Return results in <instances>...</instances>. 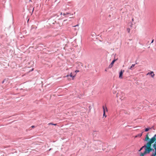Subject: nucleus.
<instances>
[{"label": "nucleus", "instance_id": "nucleus-1", "mask_svg": "<svg viewBox=\"0 0 156 156\" xmlns=\"http://www.w3.org/2000/svg\"><path fill=\"white\" fill-rule=\"evenodd\" d=\"M154 142H155V143L153 145V147L155 150V153L151 156H156V134L151 139L149 142L147 143L145 151L143 153H141L140 156H144V155L149 153L150 151H153L154 149L151 148V147L152 144Z\"/></svg>", "mask_w": 156, "mask_h": 156}, {"label": "nucleus", "instance_id": "nucleus-2", "mask_svg": "<svg viewBox=\"0 0 156 156\" xmlns=\"http://www.w3.org/2000/svg\"><path fill=\"white\" fill-rule=\"evenodd\" d=\"M124 96L125 94L122 92H121L120 93H118L116 94V96L119 99H121L122 100L124 99Z\"/></svg>", "mask_w": 156, "mask_h": 156}, {"label": "nucleus", "instance_id": "nucleus-3", "mask_svg": "<svg viewBox=\"0 0 156 156\" xmlns=\"http://www.w3.org/2000/svg\"><path fill=\"white\" fill-rule=\"evenodd\" d=\"M124 72V70H121V71L119 73V78L122 79V75L123 73Z\"/></svg>", "mask_w": 156, "mask_h": 156}, {"label": "nucleus", "instance_id": "nucleus-4", "mask_svg": "<svg viewBox=\"0 0 156 156\" xmlns=\"http://www.w3.org/2000/svg\"><path fill=\"white\" fill-rule=\"evenodd\" d=\"M116 60L117 59H114L112 62L108 66L109 68H111L113 66V64Z\"/></svg>", "mask_w": 156, "mask_h": 156}, {"label": "nucleus", "instance_id": "nucleus-5", "mask_svg": "<svg viewBox=\"0 0 156 156\" xmlns=\"http://www.w3.org/2000/svg\"><path fill=\"white\" fill-rule=\"evenodd\" d=\"M151 75V76L152 77H153L154 76V74L153 72L152 71L150 73H148L147 74V75Z\"/></svg>", "mask_w": 156, "mask_h": 156}, {"label": "nucleus", "instance_id": "nucleus-6", "mask_svg": "<svg viewBox=\"0 0 156 156\" xmlns=\"http://www.w3.org/2000/svg\"><path fill=\"white\" fill-rule=\"evenodd\" d=\"M79 24H77L76 25L73 26V27H76V28H75L74 29V30H78L79 29Z\"/></svg>", "mask_w": 156, "mask_h": 156}, {"label": "nucleus", "instance_id": "nucleus-7", "mask_svg": "<svg viewBox=\"0 0 156 156\" xmlns=\"http://www.w3.org/2000/svg\"><path fill=\"white\" fill-rule=\"evenodd\" d=\"M149 139V136H148V133L146 135V137L144 141H147Z\"/></svg>", "mask_w": 156, "mask_h": 156}, {"label": "nucleus", "instance_id": "nucleus-8", "mask_svg": "<svg viewBox=\"0 0 156 156\" xmlns=\"http://www.w3.org/2000/svg\"><path fill=\"white\" fill-rule=\"evenodd\" d=\"M103 112H105V111H106L107 112L108 111L107 108L106 106H103Z\"/></svg>", "mask_w": 156, "mask_h": 156}, {"label": "nucleus", "instance_id": "nucleus-9", "mask_svg": "<svg viewBox=\"0 0 156 156\" xmlns=\"http://www.w3.org/2000/svg\"><path fill=\"white\" fill-rule=\"evenodd\" d=\"M135 65V64L132 65L129 68V69L131 70H133L134 69V67Z\"/></svg>", "mask_w": 156, "mask_h": 156}, {"label": "nucleus", "instance_id": "nucleus-10", "mask_svg": "<svg viewBox=\"0 0 156 156\" xmlns=\"http://www.w3.org/2000/svg\"><path fill=\"white\" fill-rule=\"evenodd\" d=\"M70 76L72 78V79L73 80L74 78L76 76V74H75L74 76H73L72 75V73H71L70 74Z\"/></svg>", "mask_w": 156, "mask_h": 156}, {"label": "nucleus", "instance_id": "nucleus-11", "mask_svg": "<svg viewBox=\"0 0 156 156\" xmlns=\"http://www.w3.org/2000/svg\"><path fill=\"white\" fill-rule=\"evenodd\" d=\"M146 145H144V146L140 148V149L139 150V151H138L139 152H140L144 147H145V148H146Z\"/></svg>", "mask_w": 156, "mask_h": 156}, {"label": "nucleus", "instance_id": "nucleus-12", "mask_svg": "<svg viewBox=\"0 0 156 156\" xmlns=\"http://www.w3.org/2000/svg\"><path fill=\"white\" fill-rule=\"evenodd\" d=\"M142 133H140V134H138V135H137L135 137H141L142 136Z\"/></svg>", "mask_w": 156, "mask_h": 156}, {"label": "nucleus", "instance_id": "nucleus-13", "mask_svg": "<svg viewBox=\"0 0 156 156\" xmlns=\"http://www.w3.org/2000/svg\"><path fill=\"white\" fill-rule=\"evenodd\" d=\"M77 64H78V65L80 66H83V64L81 63H80V62H78L77 63Z\"/></svg>", "mask_w": 156, "mask_h": 156}, {"label": "nucleus", "instance_id": "nucleus-14", "mask_svg": "<svg viewBox=\"0 0 156 156\" xmlns=\"http://www.w3.org/2000/svg\"><path fill=\"white\" fill-rule=\"evenodd\" d=\"M48 125H54V126H56L57 125V124L56 123V124H53L52 123H48Z\"/></svg>", "mask_w": 156, "mask_h": 156}, {"label": "nucleus", "instance_id": "nucleus-15", "mask_svg": "<svg viewBox=\"0 0 156 156\" xmlns=\"http://www.w3.org/2000/svg\"><path fill=\"white\" fill-rule=\"evenodd\" d=\"M130 29L129 28H128L127 29V31L128 33H129L130 32Z\"/></svg>", "mask_w": 156, "mask_h": 156}, {"label": "nucleus", "instance_id": "nucleus-16", "mask_svg": "<svg viewBox=\"0 0 156 156\" xmlns=\"http://www.w3.org/2000/svg\"><path fill=\"white\" fill-rule=\"evenodd\" d=\"M150 128H147L145 129V131L147 132L148 131V130L150 129Z\"/></svg>", "mask_w": 156, "mask_h": 156}, {"label": "nucleus", "instance_id": "nucleus-17", "mask_svg": "<svg viewBox=\"0 0 156 156\" xmlns=\"http://www.w3.org/2000/svg\"><path fill=\"white\" fill-rule=\"evenodd\" d=\"M103 116H105V118L107 116L106 115H105V112H103Z\"/></svg>", "mask_w": 156, "mask_h": 156}, {"label": "nucleus", "instance_id": "nucleus-18", "mask_svg": "<svg viewBox=\"0 0 156 156\" xmlns=\"http://www.w3.org/2000/svg\"><path fill=\"white\" fill-rule=\"evenodd\" d=\"M79 70H76L75 71V72L76 73H77V72H79Z\"/></svg>", "mask_w": 156, "mask_h": 156}, {"label": "nucleus", "instance_id": "nucleus-19", "mask_svg": "<svg viewBox=\"0 0 156 156\" xmlns=\"http://www.w3.org/2000/svg\"><path fill=\"white\" fill-rule=\"evenodd\" d=\"M66 15H68V14H70V13H68V12H66Z\"/></svg>", "mask_w": 156, "mask_h": 156}, {"label": "nucleus", "instance_id": "nucleus-20", "mask_svg": "<svg viewBox=\"0 0 156 156\" xmlns=\"http://www.w3.org/2000/svg\"><path fill=\"white\" fill-rule=\"evenodd\" d=\"M63 15H64V16H65V15H66V13H63Z\"/></svg>", "mask_w": 156, "mask_h": 156}, {"label": "nucleus", "instance_id": "nucleus-21", "mask_svg": "<svg viewBox=\"0 0 156 156\" xmlns=\"http://www.w3.org/2000/svg\"><path fill=\"white\" fill-rule=\"evenodd\" d=\"M31 127L32 128H34V126H31Z\"/></svg>", "mask_w": 156, "mask_h": 156}, {"label": "nucleus", "instance_id": "nucleus-22", "mask_svg": "<svg viewBox=\"0 0 156 156\" xmlns=\"http://www.w3.org/2000/svg\"><path fill=\"white\" fill-rule=\"evenodd\" d=\"M154 41V40L153 39L152 41L151 42V43H153V42Z\"/></svg>", "mask_w": 156, "mask_h": 156}, {"label": "nucleus", "instance_id": "nucleus-23", "mask_svg": "<svg viewBox=\"0 0 156 156\" xmlns=\"http://www.w3.org/2000/svg\"><path fill=\"white\" fill-rule=\"evenodd\" d=\"M134 19H133H133H132V21L133 22V21H134Z\"/></svg>", "mask_w": 156, "mask_h": 156}, {"label": "nucleus", "instance_id": "nucleus-24", "mask_svg": "<svg viewBox=\"0 0 156 156\" xmlns=\"http://www.w3.org/2000/svg\"><path fill=\"white\" fill-rule=\"evenodd\" d=\"M69 76V75H67L66 76V77H68Z\"/></svg>", "mask_w": 156, "mask_h": 156}, {"label": "nucleus", "instance_id": "nucleus-25", "mask_svg": "<svg viewBox=\"0 0 156 156\" xmlns=\"http://www.w3.org/2000/svg\"><path fill=\"white\" fill-rule=\"evenodd\" d=\"M62 12H61V13H60V15H62Z\"/></svg>", "mask_w": 156, "mask_h": 156}, {"label": "nucleus", "instance_id": "nucleus-26", "mask_svg": "<svg viewBox=\"0 0 156 156\" xmlns=\"http://www.w3.org/2000/svg\"><path fill=\"white\" fill-rule=\"evenodd\" d=\"M66 20H64V21H66Z\"/></svg>", "mask_w": 156, "mask_h": 156}, {"label": "nucleus", "instance_id": "nucleus-27", "mask_svg": "<svg viewBox=\"0 0 156 156\" xmlns=\"http://www.w3.org/2000/svg\"><path fill=\"white\" fill-rule=\"evenodd\" d=\"M33 69H32V71H33Z\"/></svg>", "mask_w": 156, "mask_h": 156}, {"label": "nucleus", "instance_id": "nucleus-28", "mask_svg": "<svg viewBox=\"0 0 156 156\" xmlns=\"http://www.w3.org/2000/svg\"><path fill=\"white\" fill-rule=\"evenodd\" d=\"M105 71H107V70H106V69H105Z\"/></svg>", "mask_w": 156, "mask_h": 156}, {"label": "nucleus", "instance_id": "nucleus-29", "mask_svg": "<svg viewBox=\"0 0 156 156\" xmlns=\"http://www.w3.org/2000/svg\"><path fill=\"white\" fill-rule=\"evenodd\" d=\"M79 98H80L81 97H79Z\"/></svg>", "mask_w": 156, "mask_h": 156}, {"label": "nucleus", "instance_id": "nucleus-30", "mask_svg": "<svg viewBox=\"0 0 156 156\" xmlns=\"http://www.w3.org/2000/svg\"><path fill=\"white\" fill-rule=\"evenodd\" d=\"M30 1H31V0H30Z\"/></svg>", "mask_w": 156, "mask_h": 156}]
</instances>
